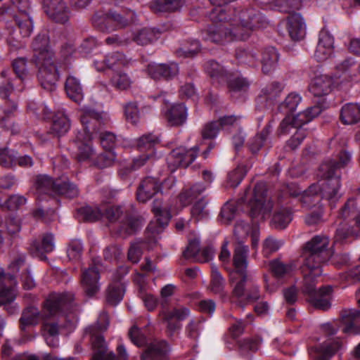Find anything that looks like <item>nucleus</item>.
I'll list each match as a JSON object with an SVG mask.
<instances>
[{"instance_id": "52", "label": "nucleus", "mask_w": 360, "mask_h": 360, "mask_svg": "<svg viewBox=\"0 0 360 360\" xmlns=\"http://www.w3.org/2000/svg\"><path fill=\"white\" fill-rule=\"evenodd\" d=\"M15 22L22 37H27L31 34L34 29V22L30 13L15 15Z\"/></svg>"}, {"instance_id": "43", "label": "nucleus", "mask_w": 360, "mask_h": 360, "mask_svg": "<svg viewBox=\"0 0 360 360\" xmlns=\"http://www.w3.org/2000/svg\"><path fill=\"white\" fill-rule=\"evenodd\" d=\"M360 318V311L354 309H343L340 312V319L345 325L342 331L345 333H356L355 323Z\"/></svg>"}, {"instance_id": "42", "label": "nucleus", "mask_w": 360, "mask_h": 360, "mask_svg": "<svg viewBox=\"0 0 360 360\" xmlns=\"http://www.w3.org/2000/svg\"><path fill=\"white\" fill-rule=\"evenodd\" d=\"M65 89L68 96L75 103H79L82 101L83 88L78 78L69 75L65 83Z\"/></svg>"}, {"instance_id": "29", "label": "nucleus", "mask_w": 360, "mask_h": 360, "mask_svg": "<svg viewBox=\"0 0 360 360\" xmlns=\"http://www.w3.org/2000/svg\"><path fill=\"white\" fill-rule=\"evenodd\" d=\"M344 344L340 339H329L324 342L320 347L316 348L314 352L317 355L314 356L317 360H323L330 358L337 352L343 349ZM314 349L309 350V354L312 356Z\"/></svg>"}, {"instance_id": "59", "label": "nucleus", "mask_w": 360, "mask_h": 360, "mask_svg": "<svg viewBox=\"0 0 360 360\" xmlns=\"http://www.w3.org/2000/svg\"><path fill=\"white\" fill-rule=\"evenodd\" d=\"M224 280L218 269L216 267H212V278L210 285V290L213 293L218 294L221 296L226 295V293L224 292Z\"/></svg>"}, {"instance_id": "4", "label": "nucleus", "mask_w": 360, "mask_h": 360, "mask_svg": "<svg viewBox=\"0 0 360 360\" xmlns=\"http://www.w3.org/2000/svg\"><path fill=\"white\" fill-rule=\"evenodd\" d=\"M137 15L129 8H116L108 11L98 10L91 18L92 25L101 32H111L136 23Z\"/></svg>"}, {"instance_id": "60", "label": "nucleus", "mask_w": 360, "mask_h": 360, "mask_svg": "<svg viewBox=\"0 0 360 360\" xmlns=\"http://www.w3.org/2000/svg\"><path fill=\"white\" fill-rule=\"evenodd\" d=\"M340 188L339 181H324L321 186H319L320 193L323 198L328 200L338 198Z\"/></svg>"}, {"instance_id": "57", "label": "nucleus", "mask_w": 360, "mask_h": 360, "mask_svg": "<svg viewBox=\"0 0 360 360\" xmlns=\"http://www.w3.org/2000/svg\"><path fill=\"white\" fill-rule=\"evenodd\" d=\"M319 185L317 183L313 184L308 190L304 191L301 195L300 202L304 207L307 208L314 206L319 200L318 193Z\"/></svg>"}, {"instance_id": "38", "label": "nucleus", "mask_w": 360, "mask_h": 360, "mask_svg": "<svg viewBox=\"0 0 360 360\" xmlns=\"http://www.w3.org/2000/svg\"><path fill=\"white\" fill-rule=\"evenodd\" d=\"M53 43L58 45L65 56H71L75 51V37L66 30L58 32Z\"/></svg>"}, {"instance_id": "8", "label": "nucleus", "mask_w": 360, "mask_h": 360, "mask_svg": "<svg viewBox=\"0 0 360 360\" xmlns=\"http://www.w3.org/2000/svg\"><path fill=\"white\" fill-rule=\"evenodd\" d=\"M248 247L243 244H236L233 254L234 269L229 274V282H235L234 292L238 293L242 290L243 282L248 276L246 269L248 266Z\"/></svg>"}, {"instance_id": "19", "label": "nucleus", "mask_w": 360, "mask_h": 360, "mask_svg": "<svg viewBox=\"0 0 360 360\" xmlns=\"http://www.w3.org/2000/svg\"><path fill=\"white\" fill-rule=\"evenodd\" d=\"M46 187H51L52 191L59 195H63L72 198L77 195V187L70 181H36V188L39 193L46 192Z\"/></svg>"}, {"instance_id": "36", "label": "nucleus", "mask_w": 360, "mask_h": 360, "mask_svg": "<svg viewBox=\"0 0 360 360\" xmlns=\"http://www.w3.org/2000/svg\"><path fill=\"white\" fill-rule=\"evenodd\" d=\"M279 53L274 46H268L264 49L262 52V71L264 74H269L274 72L278 67Z\"/></svg>"}, {"instance_id": "22", "label": "nucleus", "mask_w": 360, "mask_h": 360, "mask_svg": "<svg viewBox=\"0 0 360 360\" xmlns=\"http://www.w3.org/2000/svg\"><path fill=\"white\" fill-rule=\"evenodd\" d=\"M100 275L95 264L82 271V285L88 296H93L100 289Z\"/></svg>"}, {"instance_id": "6", "label": "nucleus", "mask_w": 360, "mask_h": 360, "mask_svg": "<svg viewBox=\"0 0 360 360\" xmlns=\"http://www.w3.org/2000/svg\"><path fill=\"white\" fill-rule=\"evenodd\" d=\"M329 239L324 236H315L308 241L304 248L302 257L304 266L309 268L314 275H321V264L331 256L328 246Z\"/></svg>"}, {"instance_id": "32", "label": "nucleus", "mask_w": 360, "mask_h": 360, "mask_svg": "<svg viewBox=\"0 0 360 360\" xmlns=\"http://www.w3.org/2000/svg\"><path fill=\"white\" fill-rule=\"evenodd\" d=\"M169 351L165 341H154L143 352L141 358L143 360H165Z\"/></svg>"}, {"instance_id": "35", "label": "nucleus", "mask_w": 360, "mask_h": 360, "mask_svg": "<svg viewBox=\"0 0 360 360\" xmlns=\"http://www.w3.org/2000/svg\"><path fill=\"white\" fill-rule=\"evenodd\" d=\"M209 186V184H207L206 181H197L189 188L183 190L179 195L181 205L183 207L190 205L195 199L202 195Z\"/></svg>"}, {"instance_id": "45", "label": "nucleus", "mask_w": 360, "mask_h": 360, "mask_svg": "<svg viewBox=\"0 0 360 360\" xmlns=\"http://www.w3.org/2000/svg\"><path fill=\"white\" fill-rule=\"evenodd\" d=\"M184 5V0H154L150 8L155 13L179 11Z\"/></svg>"}, {"instance_id": "41", "label": "nucleus", "mask_w": 360, "mask_h": 360, "mask_svg": "<svg viewBox=\"0 0 360 360\" xmlns=\"http://www.w3.org/2000/svg\"><path fill=\"white\" fill-rule=\"evenodd\" d=\"M55 248L53 235L47 233L44 234L41 239V245L37 240H32L29 248L30 251L34 256H41L44 252L49 253Z\"/></svg>"}, {"instance_id": "53", "label": "nucleus", "mask_w": 360, "mask_h": 360, "mask_svg": "<svg viewBox=\"0 0 360 360\" xmlns=\"http://www.w3.org/2000/svg\"><path fill=\"white\" fill-rule=\"evenodd\" d=\"M124 293V284L116 282L109 285L107 291L106 300L111 305L117 304L123 298Z\"/></svg>"}, {"instance_id": "13", "label": "nucleus", "mask_w": 360, "mask_h": 360, "mask_svg": "<svg viewBox=\"0 0 360 360\" xmlns=\"http://www.w3.org/2000/svg\"><path fill=\"white\" fill-rule=\"evenodd\" d=\"M322 112L319 105L307 108L304 111L299 112L295 116H287L282 120L278 128V134L284 135L288 132L287 127H299L304 125L311 121Z\"/></svg>"}, {"instance_id": "44", "label": "nucleus", "mask_w": 360, "mask_h": 360, "mask_svg": "<svg viewBox=\"0 0 360 360\" xmlns=\"http://www.w3.org/2000/svg\"><path fill=\"white\" fill-rule=\"evenodd\" d=\"M340 120L345 124H353L360 120V105L349 103L342 107Z\"/></svg>"}, {"instance_id": "16", "label": "nucleus", "mask_w": 360, "mask_h": 360, "mask_svg": "<svg viewBox=\"0 0 360 360\" xmlns=\"http://www.w3.org/2000/svg\"><path fill=\"white\" fill-rule=\"evenodd\" d=\"M242 290L238 293L234 292L235 282H229L232 288L231 299H235L239 302H256L261 297V293L259 285L255 283L248 276H245L244 282H243Z\"/></svg>"}, {"instance_id": "63", "label": "nucleus", "mask_w": 360, "mask_h": 360, "mask_svg": "<svg viewBox=\"0 0 360 360\" xmlns=\"http://www.w3.org/2000/svg\"><path fill=\"white\" fill-rule=\"evenodd\" d=\"M252 225L244 221H238L235 225L233 234L236 240L237 244H243L248 234L252 231Z\"/></svg>"}, {"instance_id": "18", "label": "nucleus", "mask_w": 360, "mask_h": 360, "mask_svg": "<svg viewBox=\"0 0 360 360\" xmlns=\"http://www.w3.org/2000/svg\"><path fill=\"white\" fill-rule=\"evenodd\" d=\"M152 211L156 222H150L147 227V231L151 234H158L168 224L172 216L167 207H162V201L160 200L153 201Z\"/></svg>"}, {"instance_id": "34", "label": "nucleus", "mask_w": 360, "mask_h": 360, "mask_svg": "<svg viewBox=\"0 0 360 360\" xmlns=\"http://www.w3.org/2000/svg\"><path fill=\"white\" fill-rule=\"evenodd\" d=\"M273 122L269 121L260 133L248 140L247 144L252 153H257L264 146L271 143L270 134L273 129Z\"/></svg>"}, {"instance_id": "17", "label": "nucleus", "mask_w": 360, "mask_h": 360, "mask_svg": "<svg viewBox=\"0 0 360 360\" xmlns=\"http://www.w3.org/2000/svg\"><path fill=\"white\" fill-rule=\"evenodd\" d=\"M333 53L334 38L328 30L322 29L319 32L314 57L318 61L323 62L330 59Z\"/></svg>"}, {"instance_id": "62", "label": "nucleus", "mask_w": 360, "mask_h": 360, "mask_svg": "<svg viewBox=\"0 0 360 360\" xmlns=\"http://www.w3.org/2000/svg\"><path fill=\"white\" fill-rule=\"evenodd\" d=\"M200 49L199 41L193 39L185 44L183 47L178 49L176 51L179 58L193 57Z\"/></svg>"}, {"instance_id": "1", "label": "nucleus", "mask_w": 360, "mask_h": 360, "mask_svg": "<svg viewBox=\"0 0 360 360\" xmlns=\"http://www.w3.org/2000/svg\"><path fill=\"white\" fill-rule=\"evenodd\" d=\"M79 117L82 128L77 131L75 138L70 143V149L81 162L91 159L95 154L91 143L93 134L98 132L97 125L104 124L107 115L84 106L80 110Z\"/></svg>"}, {"instance_id": "10", "label": "nucleus", "mask_w": 360, "mask_h": 360, "mask_svg": "<svg viewBox=\"0 0 360 360\" xmlns=\"http://www.w3.org/2000/svg\"><path fill=\"white\" fill-rule=\"evenodd\" d=\"M202 145L201 143L189 149L182 146L173 149L167 158L171 172L173 173L178 167L186 168L191 164L196 159Z\"/></svg>"}, {"instance_id": "25", "label": "nucleus", "mask_w": 360, "mask_h": 360, "mask_svg": "<svg viewBox=\"0 0 360 360\" xmlns=\"http://www.w3.org/2000/svg\"><path fill=\"white\" fill-rule=\"evenodd\" d=\"M287 17L286 27L290 38L293 41L302 39L306 34V24L300 13L292 12Z\"/></svg>"}, {"instance_id": "47", "label": "nucleus", "mask_w": 360, "mask_h": 360, "mask_svg": "<svg viewBox=\"0 0 360 360\" xmlns=\"http://www.w3.org/2000/svg\"><path fill=\"white\" fill-rule=\"evenodd\" d=\"M190 314V310L185 307H178L174 308L172 311H168L165 307V302H161V310L159 312V317H162L165 320L175 318L178 321H182L186 319Z\"/></svg>"}, {"instance_id": "3", "label": "nucleus", "mask_w": 360, "mask_h": 360, "mask_svg": "<svg viewBox=\"0 0 360 360\" xmlns=\"http://www.w3.org/2000/svg\"><path fill=\"white\" fill-rule=\"evenodd\" d=\"M49 44L48 34L46 32L39 33L32 43V60L38 69L37 77L41 87L53 91L56 89L58 73Z\"/></svg>"}, {"instance_id": "15", "label": "nucleus", "mask_w": 360, "mask_h": 360, "mask_svg": "<svg viewBox=\"0 0 360 360\" xmlns=\"http://www.w3.org/2000/svg\"><path fill=\"white\" fill-rule=\"evenodd\" d=\"M148 75L154 80L170 81L179 73V65L175 62L167 63H150L146 67Z\"/></svg>"}, {"instance_id": "12", "label": "nucleus", "mask_w": 360, "mask_h": 360, "mask_svg": "<svg viewBox=\"0 0 360 360\" xmlns=\"http://www.w3.org/2000/svg\"><path fill=\"white\" fill-rule=\"evenodd\" d=\"M134 63L131 58H128L122 52L115 51L106 54L103 59L93 60V66L98 72H104L106 70L115 71L122 68H129Z\"/></svg>"}, {"instance_id": "58", "label": "nucleus", "mask_w": 360, "mask_h": 360, "mask_svg": "<svg viewBox=\"0 0 360 360\" xmlns=\"http://www.w3.org/2000/svg\"><path fill=\"white\" fill-rule=\"evenodd\" d=\"M289 130L288 132L285 135H287L292 129H296V131L291 136V138L287 141V146L289 147L291 150H294L297 148L305 139V137L309 134V132L306 129L303 128V125H300L299 127H292L290 128L287 127ZM277 134H278V130L277 131ZM278 136H281L282 135L278 134Z\"/></svg>"}, {"instance_id": "21", "label": "nucleus", "mask_w": 360, "mask_h": 360, "mask_svg": "<svg viewBox=\"0 0 360 360\" xmlns=\"http://www.w3.org/2000/svg\"><path fill=\"white\" fill-rule=\"evenodd\" d=\"M52 123L48 131V135L53 137H60L70 129V122L63 107L58 106L55 110Z\"/></svg>"}, {"instance_id": "37", "label": "nucleus", "mask_w": 360, "mask_h": 360, "mask_svg": "<svg viewBox=\"0 0 360 360\" xmlns=\"http://www.w3.org/2000/svg\"><path fill=\"white\" fill-rule=\"evenodd\" d=\"M62 328L56 322L44 321L41 324V333L46 344L51 347L59 345V334Z\"/></svg>"}, {"instance_id": "31", "label": "nucleus", "mask_w": 360, "mask_h": 360, "mask_svg": "<svg viewBox=\"0 0 360 360\" xmlns=\"http://www.w3.org/2000/svg\"><path fill=\"white\" fill-rule=\"evenodd\" d=\"M161 32L158 28L145 27L136 30L132 37L131 42L134 41L137 45L146 46L153 44L160 37Z\"/></svg>"}, {"instance_id": "28", "label": "nucleus", "mask_w": 360, "mask_h": 360, "mask_svg": "<svg viewBox=\"0 0 360 360\" xmlns=\"http://www.w3.org/2000/svg\"><path fill=\"white\" fill-rule=\"evenodd\" d=\"M124 114L127 121L133 125L138 124L146 114L151 113L153 109L150 105H146L141 109L135 101L126 103L123 105Z\"/></svg>"}, {"instance_id": "2", "label": "nucleus", "mask_w": 360, "mask_h": 360, "mask_svg": "<svg viewBox=\"0 0 360 360\" xmlns=\"http://www.w3.org/2000/svg\"><path fill=\"white\" fill-rule=\"evenodd\" d=\"M240 200L246 202L248 213L255 222L252 224L250 232L252 248H257L259 244V232L257 224L269 215L273 208V202L268 193V189L264 181H258L252 189L247 187Z\"/></svg>"}, {"instance_id": "48", "label": "nucleus", "mask_w": 360, "mask_h": 360, "mask_svg": "<svg viewBox=\"0 0 360 360\" xmlns=\"http://www.w3.org/2000/svg\"><path fill=\"white\" fill-rule=\"evenodd\" d=\"M302 101L301 96L296 92L290 93L278 105V110L283 114H285V117L291 116L290 114L294 112L299 103Z\"/></svg>"}, {"instance_id": "51", "label": "nucleus", "mask_w": 360, "mask_h": 360, "mask_svg": "<svg viewBox=\"0 0 360 360\" xmlns=\"http://www.w3.org/2000/svg\"><path fill=\"white\" fill-rule=\"evenodd\" d=\"M27 111L37 119L47 120L52 116L51 109L43 102L30 101L27 104Z\"/></svg>"}, {"instance_id": "50", "label": "nucleus", "mask_w": 360, "mask_h": 360, "mask_svg": "<svg viewBox=\"0 0 360 360\" xmlns=\"http://www.w3.org/2000/svg\"><path fill=\"white\" fill-rule=\"evenodd\" d=\"M39 316L40 311L38 308L33 306L25 308L20 319L21 330H25L27 326L36 325Z\"/></svg>"}, {"instance_id": "61", "label": "nucleus", "mask_w": 360, "mask_h": 360, "mask_svg": "<svg viewBox=\"0 0 360 360\" xmlns=\"http://www.w3.org/2000/svg\"><path fill=\"white\" fill-rule=\"evenodd\" d=\"M150 155L148 154H142L139 158H134L130 167L121 164L118 169V174L120 177L124 178L128 172L131 170H135L142 167L146 162L150 158Z\"/></svg>"}, {"instance_id": "55", "label": "nucleus", "mask_w": 360, "mask_h": 360, "mask_svg": "<svg viewBox=\"0 0 360 360\" xmlns=\"http://www.w3.org/2000/svg\"><path fill=\"white\" fill-rule=\"evenodd\" d=\"M236 57L240 63L248 65L250 67L258 65V56L253 50L238 49L236 51Z\"/></svg>"}, {"instance_id": "24", "label": "nucleus", "mask_w": 360, "mask_h": 360, "mask_svg": "<svg viewBox=\"0 0 360 360\" xmlns=\"http://www.w3.org/2000/svg\"><path fill=\"white\" fill-rule=\"evenodd\" d=\"M254 1L262 9L290 13L291 10L300 9L302 7V0H254Z\"/></svg>"}, {"instance_id": "27", "label": "nucleus", "mask_w": 360, "mask_h": 360, "mask_svg": "<svg viewBox=\"0 0 360 360\" xmlns=\"http://www.w3.org/2000/svg\"><path fill=\"white\" fill-rule=\"evenodd\" d=\"M333 86V82L330 77L320 74L311 79L309 90L314 96L321 97L329 94Z\"/></svg>"}, {"instance_id": "33", "label": "nucleus", "mask_w": 360, "mask_h": 360, "mask_svg": "<svg viewBox=\"0 0 360 360\" xmlns=\"http://www.w3.org/2000/svg\"><path fill=\"white\" fill-rule=\"evenodd\" d=\"M12 184L6 181L5 184H0V207L11 211H15L20 209L27 202V199L20 195H12L5 202H2V196L6 191L10 189Z\"/></svg>"}, {"instance_id": "46", "label": "nucleus", "mask_w": 360, "mask_h": 360, "mask_svg": "<svg viewBox=\"0 0 360 360\" xmlns=\"http://www.w3.org/2000/svg\"><path fill=\"white\" fill-rule=\"evenodd\" d=\"M133 80L125 72L117 71L110 79V84L118 91H127L131 87Z\"/></svg>"}, {"instance_id": "11", "label": "nucleus", "mask_w": 360, "mask_h": 360, "mask_svg": "<svg viewBox=\"0 0 360 360\" xmlns=\"http://www.w3.org/2000/svg\"><path fill=\"white\" fill-rule=\"evenodd\" d=\"M351 160V153L341 151L338 155V161L326 160L320 165L316 176L321 180H339L340 179V167L348 165Z\"/></svg>"}, {"instance_id": "40", "label": "nucleus", "mask_w": 360, "mask_h": 360, "mask_svg": "<svg viewBox=\"0 0 360 360\" xmlns=\"http://www.w3.org/2000/svg\"><path fill=\"white\" fill-rule=\"evenodd\" d=\"M162 184V181H141L136 191L137 200L146 202L157 193Z\"/></svg>"}, {"instance_id": "7", "label": "nucleus", "mask_w": 360, "mask_h": 360, "mask_svg": "<svg viewBox=\"0 0 360 360\" xmlns=\"http://www.w3.org/2000/svg\"><path fill=\"white\" fill-rule=\"evenodd\" d=\"M8 73V70H4L1 72V76L4 80L0 85V97L4 99V102L1 106L3 115L0 120V134L10 131L13 134L18 132V129L14 124V117L18 113V105L8 99L15 84L7 78Z\"/></svg>"}, {"instance_id": "9", "label": "nucleus", "mask_w": 360, "mask_h": 360, "mask_svg": "<svg viewBox=\"0 0 360 360\" xmlns=\"http://www.w3.org/2000/svg\"><path fill=\"white\" fill-rule=\"evenodd\" d=\"M74 300L71 292H52L43 303L41 318L49 319L57 315L64 308L69 306Z\"/></svg>"}, {"instance_id": "26", "label": "nucleus", "mask_w": 360, "mask_h": 360, "mask_svg": "<svg viewBox=\"0 0 360 360\" xmlns=\"http://www.w3.org/2000/svg\"><path fill=\"white\" fill-rule=\"evenodd\" d=\"M282 203L281 197L278 198V207L276 208L272 216L271 226L276 229H284L292 221L293 212L289 207L280 205Z\"/></svg>"}, {"instance_id": "39", "label": "nucleus", "mask_w": 360, "mask_h": 360, "mask_svg": "<svg viewBox=\"0 0 360 360\" xmlns=\"http://www.w3.org/2000/svg\"><path fill=\"white\" fill-rule=\"evenodd\" d=\"M332 287L330 285L323 286L318 289V293L309 297V302L316 309L328 310L330 307L329 301Z\"/></svg>"}, {"instance_id": "30", "label": "nucleus", "mask_w": 360, "mask_h": 360, "mask_svg": "<svg viewBox=\"0 0 360 360\" xmlns=\"http://www.w3.org/2000/svg\"><path fill=\"white\" fill-rule=\"evenodd\" d=\"M188 117V109L184 103H173L167 110L165 117L172 126H181L184 124Z\"/></svg>"}, {"instance_id": "64", "label": "nucleus", "mask_w": 360, "mask_h": 360, "mask_svg": "<svg viewBox=\"0 0 360 360\" xmlns=\"http://www.w3.org/2000/svg\"><path fill=\"white\" fill-rule=\"evenodd\" d=\"M130 43L131 36L127 33L122 34H113L105 39V44L112 48L127 46Z\"/></svg>"}, {"instance_id": "56", "label": "nucleus", "mask_w": 360, "mask_h": 360, "mask_svg": "<svg viewBox=\"0 0 360 360\" xmlns=\"http://www.w3.org/2000/svg\"><path fill=\"white\" fill-rule=\"evenodd\" d=\"M302 272L304 274L302 291L304 294L308 295L309 297H311L312 295L318 293V289L315 288L314 278L320 275H314L311 272L309 268L304 266V264L302 266Z\"/></svg>"}, {"instance_id": "14", "label": "nucleus", "mask_w": 360, "mask_h": 360, "mask_svg": "<svg viewBox=\"0 0 360 360\" xmlns=\"http://www.w3.org/2000/svg\"><path fill=\"white\" fill-rule=\"evenodd\" d=\"M43 8L46 15L53 22L66 24L70 17V9L63 0H44Z\"/></svg>"}, {"instance_id": "54", "label": "nucleus", "mask_w": 360, "mask_h": 360, "mask_svg": "<svg viewBox=\"0 0 360 360\" xmlns=\"http://www.w3.org/2000/svg\"><path fill=\"white\" fill-rule=\"evenodd\" d=\"M161 141L160 136L158 134L149 133L143 134L138 139L136 140V146L137 149L141 151L153 149L155 146L160 143Z\"/></svg>"}, {"instance_id": "49", "label": "nucleus", "mask_w": 360, "mask_h": 360, "mask_svg": "<svg viewBox=\"0 0 360 360\" xmlns=\"http://www.w3.org/2000/svg\"><path fill=\"white\" fill-rule=\"evenodd\" d=\"M269 269L276 278H284L290 276L295 269L292 263H283L279 259H274L269 262Z\"/></svg>"}, {"instance_id": "5", "label": "nucleus", "mask_w": 360, "mask_h": 360, "mask_svg": "<svg viewBox=\"0 0 360 360\" xmlns=\"http://www.w3.org/2000/svg\"><path fill=\"white\" fill-rule=\"evenodd\" d=\"M204 68L214 82L226 84L232 94L245 92L249 88V82L238 71L229 70L215 60L207 61Z\"/></svg>"}, {"instance_id": "23", "label": "nucleus", "mask_w": 360, "mask_h": 360, "mask_svg": "<svg viewBox=\"0 0 360 360\" xmlns=\"http://www.w3.org/2000/svg\"><path fill=\"white\" fill-rule=\"evenodd\" d=\"M283 89V84L272 82L263 87L257 98V103L260 108H269L274 103Z\"/></svg>"}, {"instance_id": "20", "label": "nucleus", "mask_w": 360, "mask_h": 360, "mask_svg": "<svg viewBox=\"0 0 360 360\" xmlns=\"http://www.w3.org/2000/svg\"><path fill=\"white\" fill-rule=\"evenodd\" d=\"M17 282L13 276L5 274L0 267V305L13 302L16 296Z\"/></svg>"}]
</instances>
